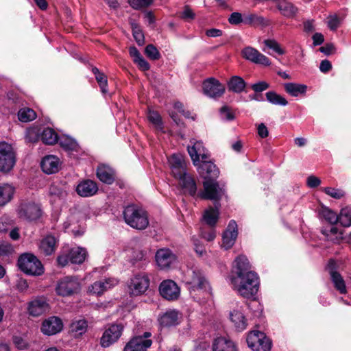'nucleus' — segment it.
<instances>
[{
  "label": "nucleus",
  "instance_id": "nucleus-23",
  "mask_svg": "<svg viewBox=\"0 0 351 351\" xmlns=\"http://www.w3.org/2000/svg\"><path fill=\"white\" fill-rule=\"evenodd\" d=\"M97 177L104 183L111 184L115 180L114 171L108 166L100 165L97 168Z\"/></svg>",
  "mask_w": 351,
  "mask_h": 351
},
{
  "label": "nucleus",
  "instance_id": "nucleus-30",
  "mask_svg": "<svg viewBox=\"0 0 351 351\" xmlns=\"http://www.w3.org/2000/svg\"><path fill=\"white\" fill-rule=\"evenodd\" d=\"M47 308V302L44 300L38 299L29 302L28 311L31 315L37 317L42 315Z\"/></svg>",
  "mask_w": 351,
  "mask_h": 351
},
{
  "label": "nucleus",
  "instance_id": "nucleus-8",
  "mask_svg": "<svg viewBox=\"0 0 351 351\" xmlns=\"http://www.w3.org/2000/svg\"><path fill=\"white\" fill-rule=\"evenodd\" d=\"M80 289V284L75 276H65L61 278L56 286V292L61 296H69Z\"/></svg>",
  "mask_w": 351,
  "mask_h": 351
},
{
  "label": "nucleus",
  "instance_id": "nucleus-54",
  "mask_svg": "<svg viewBox=\"0 0 351 351\" xmlns=\"http://www.w3.org/2000/svg\"><path fill=\"white\" fill-rule=\"evenodd\" d=\"M324 192L335 199H340L344 196V192L342 190L330 187L324 189Z\"/></svg>",
  "mask_w": 351,
  "mask_h": 351
},
{
  "label": "nucleus",
  "instance_id": "nucleus-27",
  "mask_svg": "<svg viewBox=\"0 0 351 351\" xmlns=\"http://www.w3.org/2000/svg\"><path fill=\"white\" fill-rule=\"evenodd\" d=\"M56 247V239L52 235H47L40 241L39 250L45 256L51 255Z\"/></svg>",
  "mask_w": 351,
  "mask_h": 351
},
{
  "label": "nucleus",
  "instance_id": "nucleus-60",
  "mask_svg": "<svg viewBox=\"0 0 351 351\" xmlns=\"http://www.w3.org/2000/svg\"><path fill=\"white\" fill-rule=\"evenodd\" d=\"M180 16L185 20H191L194 19L195 14L189 6L186 5Z\"/></svg>",
  "mask_w": 351,
  "mask_h": 351
},
{
  "label": "nucleus",
  "instance_id": "nucleus-58",
  "mask_svg": "<svg viewBox=\"0 0 351 351\" xmlns=\"http://www.w3.org/2000/svg\"><path fill=\"white\" fill-rule=\"evenodd\" d=\"M243 21L242 14L239 12H232L228 18V22L232 25H239Z\"/></svg>",
  "mask_w": 351,
  "mask_h": 351
},
{
  "label": "nucleus",
  "instance_id": "nucleus-46",
  "mask_svg": "<svg viewBox=\"0 0 351 351\" xmlns=\"http://www.w3.org/2000/svg\"><path fill=\"white\" fill-rule=\"evenodd\" d=\"M131 26L132 29V34L136 42L140 46L143 45L145 43V38L140 27L134 22L131 23Z\"/></svg>",
  "mask_w": 351,
  "mask_h": 351
},
{
  "label": "nucleus",
  "instance_id": "nucleus-61",
  "mask_svg": "<svg viewBox=\"0 0 351 351\" xmlns=\"http://www.w3.org/2000/svg\"><path fill=\"white\" fill-rule=\"evenodd\" d=\"M188 152L193 162V164L196 165V162H199V154H197L195 146L193 145L192 147H188Z\"/></svg>",
  "mask_w": 351,
  "mask_h": 351
},
{
  "label": "nucleus",
  "instance_id": "nucleus-20",
  "mask_svg": "<svg viewBox=\"0 0 351 351\" xmlns=\"http://www.w3.org/2000/svg\"><path fill=\"white\" fill-rule=\"evenodd\" d=\"M42 170L47 174H52L59 171L60 160L53 155L47 156L41 161Z\"/></svg>",
  "mask_w": 351,
  "mask_h": 351
},
{
  "label": "nucleus",
  "instance_id": "nucleus-34",
  "mask_svg": "<svg viewBox=\"0 0 351 351\" xmlns=\"http://www.w3.org/2000/svg\"><path fill=\"white\" fill-rule=\"evenodd\" d=\"M69 254L70 262L73 264H82L87 255L86 250L82 247L73 248Z\"/></svg>",
  "mask_w": 351,
  "mask_h": 351
},
{
  "label": "nucleus",
  "instance_id": "nucleus-33",
  "mask_svg": "<svg viewBox=\"0 0 351 351\" xmlns=\"http://www.w3.org/2000/svg\"><path fill=\"white\" fill-rule=\"evenodd\" d=\"M277 8L281 14L286 17H292L297 12V8L292 3L287 0H278Z\"/></svg>",
  "mask_w": 351,
  "mask_h": 351
},
{
  "label": "nucleus",
  "instance_id": "nucleus-53",
  "mask_svg": "<svg viewBox=\"0 0 351 351\" xmlns=\"http://www.w3.org/2000/svg\"><path fill=\"white\" fill-rule=\"evenodd\" d=\"M264 44L269 49H273L277 53L282 55L285 53V51L280 47L279 44L275 40H265Z\"/></svg>",
  "mask_w": 351,
  "mask_h": 351
},
{
  "label": "nucleus",
  "instance_id": "nucleus-19",
  "mask_svg": "<svg viewBox=\"0 0 351 351\" xmlns=\"http://www.w3.org/2000/svg\"><path fill=\"white\" fill-rule=\"evenodd\" d=\"M151 339H143L141 337H133L125 346L123 351H147L152 346Z\"/></svg>",
  "mask_w": 351,
  "mask_h": 351
},
{
  "label": "nucleus",
  "instance_id": "nucleus-32",
  "mask_svg": "<svg viewBox=\"0 0 351 351\" xmlns=\"http://www.w3.org/2000/svg\"><path fill=\"white\" fill-rule=\"evenodd\" d=\"M246 82L237 75L232 76L228 82V88L230 91L240 93L245 90Z\"/></svg>",
  "mask_w": 351,
  "mask_h": 351
},
{
  "label": "nucleus",
  "instance_id": "nucleus-56",
  "mask_svg": "<svg viewBox=\"0 0 351 351\" xmlns=\"http://www.w3.org/2000/svg\"><path fill=\"white\" fill-rule=\"evenodd\" d=\"M251 88L255 93H259L268 89L269 88V84L265 81H261L252 84Z\"/></svg>",
  "mask_w": 351,
  "mask_h": 351
},
{
  "label": "nucleus",
  "instance_id": "nucleus-15",
  "mask_svg": "<svg viewBox=\"0 0 351 351\" xmlns=\"http://www.w3.org/2000/svg\"><path fill=\"white\" fill-rule=\"evenodd\" d=\"M241 53L244 58L254 63L261 64L265 66L270 65L269 58L253 47H245Z\"/></svg>",
  "mask_w": 351,
  "mask_h": 351
},
{
  "label": "nucleus",
  "instance_id": "nucleus-38",
  "mask_svg": "<svg viewBox=\"0 0 351 351\" xmlns=\"http://www.w3.org/2000/svg\"><path fill=\"white\" fill-rule=\"evenodd\" d=\"M18 118L21 122H29L36 118V113L32 108H23L18 112Z\"/></svg>",
  "mask_w": 351,
  "mask_h": 351
},
{
  "label": "nucleus",
  "instance_id": "nucleus-50",
  "mask_svg": "<svg viewBox=\"0 0 351 351\" xmlns=\"http://www.w3.org/2000/svg\"><path fill=\"white\" fill-rule=\"evenodd\" d=\"M145 55L151 60H156L160 59V53L157 48L152 44L146 46L145 49Z\"/></svg>",
  "mask_w": 351,
  "mask_h": 351
},
{
  "label": "nucleus",
  "instance_id": "nucleus-40",
  "mask_svg": "<svg viewBox=\"0 0 351 351\" xmlns=\"http://www.w3.org/2000/svg\"><path fill=\"white\" fill-rule=\"evenodd\" d=\"M267 100L274 105H280V106H287L288 101L287 99L281 96L280 95L277 94L274 91H269L265 94Z\"/></svg>",
  "mask_w": 351,
  "mask_h": 351
},
{
  "label": "nucleus",
  "instance_id": "nucleus-21",
  "mask_svg": "<svg viewBox=\"0 0 351 351\" xmlns=\"http://www.w3.org/2000/svg\"><path fill=\"white\" fill-rule=\"evenodd\" d=\"M76 191L78 195L82 197H90L97 192L98 187L95 182L90 180H85L78 184Z\"/></svg>",
  "mask_w": 351,
  "mask_h": 351
},
{
  "label": "nucleus",
  "instance_id": "nucleus-24",
  "mask_svg": "<svg viewBox=\"0 0 351 351\" xmlns=\"http://www.w3.org/2000/svg\"><path fill=\"white\" fill-rule=\"evenodd\" d=\"M220 207L221 204L219 202H214L213 207H209L208 209L205 210L203 219L209 226L214 227L216 225L219 219Z\"/></svg>",
  "mask_w": 351,
  "mask_h": 351
},
{
  "label": "nucleus",
  "instance_id": "nucleus-44",
  "mask_svg": "<svg viewBox=\"0 0 351 351\" xmlns=\"http://www.w3.org/2000/svg\"><path fill=\"white\" fill-rule=\"evenodd\" d=\"M339 220L341 224L344 227L351 226V207H345L341 210Z\"/></svg>",
  "mask_w": 351,
  "mask_h": 351
},
{
  "label": "nucleus",
  "instance_id": "nucleus-22",
  "mask_svg": "<svg viewBox=\"0 0 351 351\" xmlns=\"http://www.w3.org/2000/svg\"><path fill=\"white\" fill-rule=\"evenodd\" d=\"M199 173L205 180L215 179L218 177L219 171L216 165L208 161H204L199 167Z\"/></svg>",
  "mask_w": 351,
  "mask_h": 351
},
{
  "label": "nucleus",
  "instance_id": "nucleus-55",
  "mask_svg": "<svg viewBox=\"0 0 351 351\" xmlns=\"http://www.w3.org/2000/svg\"><path fill=\"white\" fill-rule=\"evenodd\" d=\"M95 79L99 84L102 93H106L107 92L106 86L108 84L106 75L104 73H101L100 74L95 76Z\"/></svg>",
  "mask_w": 351,
  "mask_h": 351
},
{
  "label": "nucleus",
  "instance_id": "nucleus-1",
  "mask_svg": "<svg viewBox=\"0 0 351 351\" xmlns=\"http://www.w3.org/2000/svg\"><path fill=\"white\" fill-rule=\"evenodd\" d=\"M230 280L240 295L247 299L255 298L259 288V278L257 274L251 269L245 256L239 255L235 258Z\"/></svg>",
  "mask_w": 351,
  "mask_h": 351
},
{
  "label": "nucleus",
  "instance_id": "nucleus-62",
  "mask_svg": "<svg viewBox=\"0 0 351 351\" xmlns=\"http://www.w3.org/2000/svg\"><path fill=\"white\" fill-rule=\"evenodd\" d=\"M335 46L332 43H327L324 46L319 48V51L324 54L329 56L335 53Z\"/></svg>",
  "mask_w": 351,
  "mask_h": 351
},
{
  "label": "nucleus",
  "instance_id": "nucleus-4",
  "mask_svg": "<svg viewBox=\"0 0 351 351\" xmlns=\"http://www.w3.org/2000/svg\"><path fill=\"white\" fill-rule=\"evenodd\" d=\"M203 187L204 190L197 194V196L201 199L219 202L220 199L226 196L224 184H220L215 179L204 180L203 182Z\"/></svg>",
  "mask_w": 351,
  "mask_h": 351
},
{
  "label": "nucleus",
  "instance_id": "nucleus-45",
  "mask_svg": "<svg viewBox=\"0 0 351 351\" xmlns=\"http://www.w3.org/2000/svg\"><path fill=\"white\" fill-rule=\"evenodd\" d=\"M147 119L153 125H154L157 130L162 131L163 126L162 119L158 112L149 110L147 114Z\"/></svg>",
  "mask_w": 351,
  "mask_h": 351
},
{
  "label": "nucleus",
  "instance_id": "nucleus-48",
  "mask_svg": "<svg viewBox=\"0 0 351 351\" xmlns=\"http://www.w3.org/2000/svg\"><path fill=\"white\" fill-rule=\"evenodd\" d=\"M322 215L332 225L336 224L339 221L340 222L339 215H337L335 213L329 208H324L322 210Z\"/></svg>",
  "mask_w": 351,
  "mask_h": 351
},
{
  "label": "nucleus",
  "instance_id": "nucleus-16",
  "mask_svg": "<svg viewBox=\"0 0 351 351\" xmlns=\"http://www.w3.org/2000/svg\"><path fill=\"white\" fill-rule=\"evenodd\" d=\"M238 236V227L234 220H231L223 234L222 246L228 250L231 248L235 243Z\"/></svg>",
  "mask_w": 351,
  "mask_h": 351
},
{
  "label": "nucleus",
  "instance_id": "nucleus-57",
  "mask_svg": "<svg viewBox=\"0 0 351 351\" xmlns=\"http://www.w3.org/2000/svg\"><path fill=\"white\" fill-rule=\"evenodd\" d=\"M341 23V19L337 15H332L328 17V25L331 30H335Z\"/></svg>",
  "mask_w": 351,
  "mask_h": 351
},
{
  "label": "nucleus",
  "instance_id": "nucleus-52",
  "mask_svg": "<svg viewBox=\"0 0 351 351\" xmlns=\"http://www.w3.org/2000/svg\"><path fill=\"white\" fill-rule=\"evenodd\" d=\"M14 225V221L8 216L0 218V232H6Z\"/></svg>",
  "mask_w": 351,
  "mask_h": 351
},
{
  "label": "nucleus",
  "instance_id": "nucleus-3",
  "mask_svg": "<svg viewBox=\"0 0 351 351\" xmlns=\"http://www.w3.org/2000/svg\"><path fill=\"white\" fill-rule=\"evenodd\" d=\"M17 265L25 274L32 276H40L44 268L38 258L31 253H24L18 258Z\"/></svg>",
  "mask_w": 351,
  "mask_h": 351
},
{
  "label": "nucleus",
  "instance_id": "nucleus-64",
  "mask_svg": "<svg viewBox=\"0 0 351 351\" xmlns=\"http://www.w3.org/2000/svg\"><path fill=\"white\" fill-rule=\"evenodd\" d=\"M135 63H136L138 64V66L139 67L140 69H141L142 71H148L149 69H150V66H149V64L148 63V62H147L143 58V56H141L140 58H138V60H136V61H134Z\"/></svg>",
  "mask_w": 351,
  "mask_h": 351
},
{
  "label": "nucleus",
  "instance_id": "nucleus-26",
  "mask_svg": "<svg viewBox=\"0 0 351 351\" xmlns=\"http://www.w3.org/2000/svg\"><path fill=\"white\" fill-rule=\"evenodd\" d=\"M179 180L184 193H188L191 196H195L197 194V184L193 176L187 173Z\"/></svg>",
  "mask_w": 351,
  "mask_h": 351
},
{
  "label": "nucleus",
  "instance_id": "nucleus-31",
  "mask_svg": "<svg viewBox=\"0 0 351 351\" xmlns=\"http://www.w3.org/2000/svg\"><path fill=\"white\" fill-rule=\"evenodd\" d=\"M284 87L286 92L293 97L304 95L307 91V86L304 84L291 82L285 84Z\"/></svg>",
  "mask_w": 351,
  "mask_h": 351
},
{
  "label": "nucleus",
  "instance_id": "nucleus-41",
  "mask_svg": "<svg viewBox=\"0 0 351 351\" xmlns=\"http://www.w3.org/2000/svg\"><path fill=\"white\" fill-rule=\"evenodd\" d=\"M331 279L332 281L334 283L335 287L341 293H345L346 290V285L344 280H343L341 275L335 271H332L330 272Z\"/></svg>",
  "mask_w": 351,
  "mask_h": 351
},
{
  "label": "nucleus",
  "instance_id": "nucleus-59",
  "mask_svg": "<svg viewBox=\"0 0 351 351\" xmlns=\"http://www.w3.org/2000/svg\"><path fill=\"white\" fill-rule=\"evenodd\" d=\"M13 343L15 346L20 350L25 349L28 346L27 343L19 336H14L13 337Z\"/></svg>",
  "mask_w": 351,
  "mask_h": 351
},
{
  "label": "nucleus",
  "instance_id": "nucleus-2",
  "mask_svg": "<svg viewBox=\"0 0 351 351\" xmlns=\"http://www.w3.org/2000/svg\"><path fill=\"white\" fill-rule=\"evenodd\" d=\"M123 217L128 225L137 230H144L149 225L146 211L134 204L128 205L125 208Z\"/></svg>",
  "mask_w": 351,
  "mask_h": 351
},
{
  "label": "nucleus",
  "instance_id": "nucleus-5",
  "mask_svg": "<svg viewBox=\"0 0 351 351\" xmlns=\"http://www.w3.org/2000/svg\"><path fill=\"white\" fill-rule=\"evenodd\" d=\"M16 214L19 219L34 222L38 220L43 215L41 206L33 201L21 202L16 208Z\"/></svg>",
  "mask_w": 351,
  "mask_h": 351
},
{
  "label": "nucleus",
  "instance_id": "nucleus-39",
  "mask_svg": "<svg viewBox=\"0 0 351 351\" xmlns=\"http://www.w3.org/2000/svg\"><path fill=\"white\" fill-rule=\"evenodd\" d=\"M49 195L51 201H56L58 199H63L66 196V191L61 186L56 184H51L49 189Z\"/></svg>",
  "mask_w": 351,
  "mask_h": 351
},
{
  "label": "nucleus",
  "instance_id": "nucleus-7",
  "mask_svg": "<svg viewBox=\"0 0 351 351\" xmlns=\"http://www.w3.org/2000/svg\"><path fill=\"white\" fill-rule=\"evenodd\" d=\"M16 162V155L12 147L5 142L0 143V171H10Z\"/></svg>",
  "mask_w": 351,
  "mask_h": 351
},
{
  "label": "nucleus",
  "instance_id": "nucleus-25",
  "mask_svg": "<svg viewBox=\"0 0 351 351\" xmlns=\"http://www.w3.org/2000/svg\"><path fill=\"white\" fill-rule=\"evenodd\" d=\"M213 351H238V349L234 341L221 337L215 339Z\"/></svg>",
  "mask_w": 351,
  "mask_h": 351
},
{
  "label": "nucleus",
  "instance_id": "nucleus-29",
  "mask_svg": "<svg viewBox=\"0 0 351 351\" xmlns=\"http://www.w3.org/2000/svg\"><path fill=\"white\" fill-rule=\"evenodd\" d=\"M87 328L88 322L85 319L73 320L70 325V332L75 338L84 334Z\"/></svg>",
  "mask_w": 351,
  "mask_h": 351
},
{
  "label": "nucleus",
  "instance_id": "nucleus-42",
  "mask_svg": "<svg viewBox=\"0 0 351 351\" xmlns=\"http://www.w3.org/2000/svg\"><path fill=\"white\" fill-rule=\"evenodd\" d=\"M191 283L192 284L193 288L204 289L206 287L207 281L201 273L193 271Z\"/></svg>",
  "mask_w": 351,
  "mask_h": 351
},
{
  "label": "nucleus",
  "instance_id": "nucleus-37",
  "mask_svg": "<svg viewBox=\"0 0 351 351\" xmlns=\"http://www.w3.org/2000/svg\"><path fill=\"white\" fill-rule=\"evenodd\" d=\"M110 287L108 280H99L95 282L88 290L93 294L99 295Z\"/></svg>",
  "mask_w": 351,
  "mask_h": 351
},
{
  "label": "nucleus",
  "instance_id": "nucleus-10",
  "mask_svg": "<svg viewBox=\"0 0 351 351\" xmlns=\"http://www.w3.org/2000/svg\"><path fill=\"white\" fill-rule=\"evenodd\" d=\"M149 285V279L145 274H138L132 278L129 285L130 294L139 295L144 293Z\"/></svg>",
  "mask_w": 351,
  "mask_h": 351
},
{
  "label": "nucleus",
  "instance_id": "nucleus-47",
  "mask_svg": "<svg viewBox=\"0 0 351 351\" xmlns=\"http://www.w3.org/2000/svg\"><path fill=\"white\" fill-rule=\"evenodd\" d=\"M322 233L328 237V240H331L334 242H339V241L343 238L342 232H339L338 228L336 227H331L330 230H322Z\"/></svg>",
  "mask_w": 351,
  "mask_h": 351
},
{
  "label": "nucleus",
  "instance_id": "nucleus-28",
  "mask_svg": "<svg viewBox=\"0 0 351 351\" xmlns=\"http://www.w3.org/2000/svg\"><path fill=\"white\" fill-rule=\"evenodd\" d=\"M230 319L238 331L244 330L247 327V319L243 313L238 310H233L230 313Z\"/></svg>",
  "mask_w": 351,
  "mask_h": 351
},
{
  "label": "nucleus",
  "instance_id": "nucleus-13",
  "mask_svg": "<svg viewBox=\"0 0 351 351\" xmlns=\"http://www.w3.org/2000/svg\"><path fill=\"white\" fill-rule=\"evenodd\" d=\"M169 162L172 174L176 178L180 179L187 174L186 172V165L181 154H173L169 159Z\"/></svg>",
  "mask_w": 351,
  "mask_h": 351
},
{
  "label": "nucleus",
  "instance_id": "nucleus-49",
  "mask_svg": "<svg viewBox=\"0 0 351 351\" xmlns=\"http://www.w3.org/2000/svg\"><path fill=\"white\" fill-rule=\"evenodd\" d=\"M60 146L66 150H77L78 144L77 142L68 137L62 138L60 140Z\"/></svg>",
  "mask_w": 351,
  "mask_h": 351
},
{
  "label": "nucleus",
  "instance_id": "nucleus-17",
  "mask_svg": "<svg viewBox=\"0 0 351 351\" xmlns=\"http://www.w3.org/2000/svg\"><path fill=\"white\" fill-rule=\"evenodd\" d=\"M180 313L176 310H168L159 315L158 321L161 327H172L180 323Z\"/></svg>",
  "mask_w": 351,
  "mask_h": 351
},
{
  "label": "nucleus",
  "instance_id": "nucleus-6",
  "mask_svg": "<svg viewBox=\"0 0 351 351\" xmlns=\"http://www.w3.org/2000/svg\"><path fill=\"white\" fill-rule=\"evenodd\" d=\"M248 346L254 351H270L271 341L265 333L254 330L250 332L246 339Z\"/></svg>",
  "mask_w": 351,
  "mask_h": 351
},
{
  "label": "nucleus",
  "instance_id": "nucleus-63",
  "mask_svg": "<svg viewBox=\"0 0 351 351\" xmlns=\"http://www.w3.org/2000/svg\"><path fill=\"white\" fill-rule=\"evenodd\" d=\"M221 116L228 121H232L234 119V115L230 111L227 106H223L220 109Z\"/></svg>",
  "mask_w": 351,
  "mask_h": 351
},
{
  "label": "nucleus",
  "instance_id": "nucleus-43",
  "mask_svg": "<svg viewBox=\"0 0 351 351\" xmlns=\"http://www.w3.org/2000/svg\"><path fill=\"white\" fill-rule=\"evenodd\" d=\"M243 22L246 24L252 25H267V23H265V20L263 17L258 16L255 14H250L247 16H245L243 19Z\"/></svg>",
  "mask_w": 351,
  "mask_h": 351
},
{
  "label": "nucleus",
  "instance_id": "nucleus-12",
  "mask_svg": "<svg viewBox=\"0 0 351 351\" xmlns=\"http://www.w3.org/2000/svg\"><path fill=\"white\" fill-rule=\"evenodd\" d=\"M159 291L162 298L167 300H174L180 295V289L176 283L171 280H164L159 287Z\"/></svg>",
  "mask_w": 351,
  "mask_h": 351
},
{
  "label": "nucleus",
  "instance_id": "nucleus-18",
  "mask_svg": "<svg viewBox=\"0 0 351 351\" xmlns=\"http://www.w3.org/2000/svg\"><path fill=\"white\" fill-rule=\"evenodd\" d=\"M156 261L161 269L169 267L176 260V256L169 249L162 248L156 253Z\"/></svg>",
  "mask_w": 351,
  "mask_h": 351
},
{
  "label": "nucleus",
  "instance_id": "nucleus-51",
  "mask_svg": "<svg viewBox=\"0 0 351 351\" xmlns=\"http://www.w3.org/2000/svg\"><path fill=\"white\" fill-rule=\"evenodd\" d=\"M153 0H128L130 6L135 10H140L149 6Z\"/></svg>",
  "mask_w": 351,
  "mask_h": 351
},
{
  "label": "nucleus",
  "instance_id": "nucleus-9",
  "mask_svg": "<svg viewBox=\"0 0 351 351\" xmlns=\"http://www.w3.org/2000/svg\"><path fill=\"white\" fill-rule=\"evenodd\" d=\"M123 325L122 324H112L103 333L100 343L103 348H108L116 342L121 337Z\"/></svg>",
  "mask_w": 351,
  "mask_h": 351
},
{
  "label": "nucleus",
  "instance_id": "nucleus-36",
  "mask_svg": "<svg viewBox=\"0 0 351 351\" xmlns=\"http://www.w3.org/2000/svg\"><path fill=\"white\" fill-rule=\"evenodd\" d=\"M58 134L51 128L44 129L41 134L42 141L47 145H53L58 142Z\"/></svg>",
  "mask_w": 351,
  "mask_h": 351
},
{
  "label": "nucleus",
  "instance_id": "nucleus-11",
  "mask_svg": "<svg viewBox=\"0 0 351 351\" xmlns=\"http://www.w3.org/2000/svg\"><path fill=\"white\" fill-rule=\"evenodd\" d=\"M202 88L204 93L212 98L220 97L225 92L224 86L213 77L204 80Z\"/></svg>",
  "mask_w": 351,
  "mask_h": 351
},
{
  "label": "nucleus",
  "instance_id": "nucleus-14",
  "mask_svg": "<svg viewBox=\"0 0 351 351\" xmlns=\"http://www.w3.org/2000/svg\"><path fill=\"white\" fill-rule=\"evenodd\" d=\"M63 328L62 320L56 316L45 319L42 324L41 331L47 335H53L60 332Z\"/></svg>",
  "mask_w": 351,
  "mask_h": 351
},
{
  "label": "nucleus",
  "instance_id": "nucleus-35",
  "mask_svg": "<svg viewBox=\"0 0 351 351\" xmlns=\"http://www.w3.org/2000/svg\"><path fill=\"white\" fill-rule=\"evenodd\" d=\"M14 191V189L9 184L0 186V206H4L11 200Z\"/></svg>",
  "mask_w": 351,
  "mask_h": 351
}]
</instances>
